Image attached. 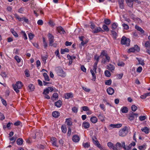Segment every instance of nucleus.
Returning <instances> with one entry per match:
<instances>
[{"label": "nucleus", "mask_w": 150, "mask_h": 150, "mask_svg": "<svg viewBox=\"0 0 150 150\" xmlns=\"http://www.w3.org/2000/svg\"><path fill=\"white\" fill-rule=\"evenodd\" d=\"M142 69V68L141 67H139L137 69V72L140 73Z\"/></svg>", "instance_id": "obj_56"}, {"label": "nucleus", "mask_w": 150, "mask_h": 150, "mask_svg": "<svg viewBox=\"0 0 150 150\" xmlns=\"http://www.w3.org/2000/svg\"><path fill=\"white\" fill-rule=\"evenodd\" d=\"M104 22L106 25H109L110 24L111 21L109 19L106 18L104 19Z\"/></svg>", "instance_id": "obj_27"}, {"label": "nucleus", "mask_w": 150, "mask_h": 150, "mask_svg": "<svg viewBox=\"0 0 150 150\" xmlns=\"http://www.w3.org/2000/svg\"><path fill=\"white\" fill-rule=\"evenodd\" d=\"M47 58V56L42 57V61L45 64L46 63V61Z\"/></svg>", "instance_id": "obj_40"}, {"label": "nucleus", "mask_w": 150, "mask_h": 150, "mask_svg": "<svg viewBox=\"0 0 150 150\" xmlns=\"http://www.w3.org/2000/svg\"><path fill=\"white\" fill-rule=\"evenodd\" d=\"M138 116V114L137 113H135L131 112L128 115V119L130 121L134 120L135 118H137Z\"/></svg>", "instance_id": "obj_3"}, {"label": "nucleus", "mask_w": 150, "mask_h": 150, "mask_svg": "<svg viewBox=\"0 0 150 150\" xmlns=\"http://www.w3.org/2000/svg\"><path fill=\"white\" fill-rule=\"evenodd\" d=\"M144 46L146 47L150 48V41H147L145 43Z\"/></svg>", "instance_id": "obj_37"}, {"label": "nucleus", "mask_w": 150, "mask_h": 150, "mask_svg": "<svg viewBox=\"0 0 150 150\" xmlns=\"http://www.w3.org/2000/svg\"><path fill=\"white\" fill-rule=\"evenodd\" d=\"M13 89L17 93H18L20 91L18 88H17V87L16 86V85L13 84Z\"/></svg>", "instance_id": "obj_44"}, {"label": "nucleus", "mask_w": 150, "mask_h": 150, "mask_svg": "<svg viewBox=\"0 0 150 150\" xmlns=\"http://www.w3.org/2000/svg\"><path fill=\"white\" fill-rule=\"evenodd\" d=\"M15 85L18 89H20L22 87L23 84L20 81H18L16 83Z\"/></svg>", "instance_id": "obj_13"}, {"label": "nucleus", "mask_w": 150, "mask_h": 150, "mask_svg": "<svg viewBox=\"0 0 150 150\" xmlns=\"http://www.w3.org/2000/svg\"><path fill=\"white\" fill-rule=\"evenodd\" d=\"M58 73L59 75L62 77H65L66 75L65 73L62 69H60L59 71H58Z\"/></svg>", "instance_id": "obj_11"}, {"label": "nucleus", "mask_w": 150, "mask_h": 150, "mask_svg": "<svg viewBox=\"0 0 150 150\" xmlns=\"http://www.w3.org/2000/svg\"><path fill=\"white\" fill-rule=\"evenodd\" d=\"M131 109L133 112H135L137 109V107L135 105H132L131 106Z\"/></svg>", "instance_id": "obj_39"}, {"label": "nucleus", "mask_w": 150, "mask_h": 150, "mask_svg": "<svg viewBox=\"0 0 150 150\" xmlns=\"http://www.w3.org/2000/svg\"><path fill=\"white\" fill-rule=\"evenodd\" d=\"M73 94L71 93H67L65 95V99H68L71 98L73 97Z\"/></svg>", "instance_id": "obj_18"}, {"label": "nucleus", "mask_w": 150, "mask_h": 150, "mask_svg": "<svg viewBox=\"0 0 150 150\" xmlns=\"http://www.w3.org/2000/svg\"><path fill=\"white\" fill-rule=\"evenodd\" d=\"M90 126L89 123L87 122H84L82 124L83 127L85 129L88 128Z\"/></svg>", "instance_id": "obj_16"}, {"label": "nucleus", "mask_w": 150, "mask_h": 150, "mask_svg": "<svg viewBox=\"0 0 150 150\" xmlns=\"http://www.w3.org/2000/svg\"><path fill=\"white\" fill-rule=\"evenodd\" d=\"M81 69L82 71L84 72H86V69L83 65H82L81 67Z\"/></svg>", "instance_id": "obj_61"}, {"label": "nucleus", "mask_w": 150, "mask_h": 150, "mask_svg": "<svg viewBox=\"0 0 150 150\" xmlns=\"http://www.w3.org/2000/svg\"><path fill=\"white\" fill-rule=\"evenodd\" d=\"M72 110L73 112H74L75 113H77L78 111V108L74 107L72 108Z\"/></svg>", "instance_id": "obj_48"}, {"label": "nucleus", "mask_w": 150, "mask_h": 150, "mask_svg": "<svg viewBox=\"0 0 150 150\" xmlns=\"http://www.w3.org/2000/svg\"><path fill=\"white\" fill-rule=\"evenodd\" d=\"M28 36L30 40H32L33 38V37L34 36V35L32 33H30L29 34H28Z\"/></svg>", "instance_id": "obj_53"}, {"label": "nucleus", "mask_w": 150, "mask_h": 150, "mask_svg": "<svg viewBox=\"0 0 150 150\" xmlns=\"http://www.w3.org/2000/svg\"><path fill=\"white\" fill-rule=\"evenodd\" d=\"M135 27L136 29L141 32L142 33H144V31L141 27L138 26L136 25Z\"/></svg>", "instance_id": "obj_23"}, {"label": "nucleus", "mask_w": 150, "mask_h": 150, "mask_svg": "<svg viewBox=\"0 0 150 150\" xmlns=\"http://www.w3.org/2000/svg\"><path fill=\"white\" fill-rule=\"evenodd\" d=\"M134 48L135 51H137V52L139 51V48L137 45H135L134 47Z\"/></svg>", "instance_id": "obj_58"}, {"label": "nucleus", "mask_w": 150, "mask_h": 150, "mask_svg": "<svg viewBox=\"0 0 150 150\" xmlns=\"http://www.w3.org/2000/svg\"><path fill=\"white\" fill-rule=\"evenodd\" d=\"M15 59L16 60L18 63H19L21 62V59L17 55H16L15 56Z\"/></svg>", "instance_id": "obj_47"}, {"label": "nucleus", "mask_w": 150, "mask_h": 150, "mask_svg": "<svg viewBox=\"0 0 150 150\" xmlns=\"http://www.w3.org/2000/svg\"><path fill=\"white\" fill-rule=\"evenodd\" d=\"M65 123L68 125H72V122L71 121V118L67 119L66 120Z\"/></svg>", "instance_id": "obj_14"}, {"label": "nucleus", "mask_w": 150, "mask_h": 150, "mask_svg": "<svg viewBox=\"0 0 150 150\" xmlns=\"http://www.w3.org/2000/svg\"><path fill=\"white\" fill-rule=\"evenodd\" d=\"M61 129L62 132L64 133H66L67 132V129L66 127H64L63 125H62L61 127Z\"/></svg>", "instance_id": "obj_45"}, {"label": "nucleus", "mask_w": 150, "mask_h": 150, "mask_svg": "<svg viewBox=\"0 0 150 150\" xmlns=\"http://www.w3.org/2000/svg\"><path fill=\"white\" fill-rule=\"evenodd\" d=\"M105 74L106 76L109 77L111 75L110 72L108 70H106L105 71Z\"/></svg>", "instance_id": "obj_33"}, {"label": "nucleus", "mask_w": 150, "mask_h": 150, "mask_svg": "<svg viewBox=\"0 0 150 150\" xmlns=\"http://www.w3.org/2000/svg\"><path fill=\"white\" fill-rule=\"evenodd\" d=\"M1 75L3 78L7 77V74L5 72H1Z\"/></svg>", "instance_id": "obj_54"}, {"label": "nucleus", "mask_w": 150, "mask_h": 150, "mask_svg": "<svg viewBox=\"0 0 150 150\" xmlns=\"http://www.w3.org/2000/svg\"><path fill=\"white\" fill-rule=\"evenodd\" d=\"M93 142L95 144H97V143H98V142L97 140V138L95 136H93L92 137Z\"/></svg>", "instance_id": "obj_24"}, {"label": "nucleus", "mask_w": 150, "mask_h": 150, "mask_svg": "<svg viewBox=\"0 0 150 150\" xmlns=\"http://www.w3.org/2000/svg\"><path fill=\"white\" fill-rule=\"evenodd\" d=\"M37 23L39 25H42L43 24V21L42 20H39L37 22Z\"/></svg>", "instance_id": "obj_57"}, {"label": "nucleus", "mask_w": 150, "mask_h": 150, "mask_svg": "<svg viewBox=\"0 0 150 150\" xmlns=\"http://www.w3.org/2000/svg\"><path fill=\"white\" fill-rule=\"evenodd\" d=\"M82 110L84 111H87L89 110L88 107L86 106H84L82 107Z\"/></svg>", "instance_id": "obj_55"}, {"label": "nucleus", "mask_w": 150, "mask_h": 150, "mask_svg": "<svg viewBox=\"0 0 150 150\" xmlns=\"http://www.w3.org/2000/svg\"><path fill=\"white\" fill-rule=\"evenodd\" d=\"M58 32L61 34H64L66 32L63 28L61 26L58 27L57 29Z\"/></svg>", "instance_id": "obj_7"}, {"label": "nucleus", "mask_w": 150, "mask_h": 150, "mask_svg": "<svg viewBox=\"0 0 150 150\" xmlns=\"http://www.w3.org/2000/svg\"><path fill=\"white\" fill-rule=\"evenodd\" d=\"M121 111L122 113H127L128 111V109L126 107H124L121 108Z\"/></svg>", "instance_id": "obj_22"}, {"label": "nucleus", "mask_w": 150, "mask_h": 150, "mask_svg": "<svg viewBox=\"0 0 150 150\" xmlns=\"http://www.w3.org/2000/svg\"><path fill=\"white\" fill-rule=\"evenodd\" d=\"M52 115L55 118L58 117L59 115V113L57 111L53 112L52 113Z\"/></svg>", "instance_id": "obj_19"}, {"label": "nucleus", "mask_w": 150, "mask_h": 150, "mask_svg": "<svg viewBox=\"0 0 150 150\" xmlns=\"http://www.w3.org/2000/svg\"><path fill=\"white\" fill-rule=\"evenodd\" d=\"M95 27V25L93 23H91L90 28L92 30H93Z\"/></svg>", "instance_id": "obj_60"}, {"label": "nucleus", "mask_w": 150, "mask_h": 150, "mask_svg": "<svg viewBox=\"0 0 150 150\" xmlns=\"http://www.w3.org/2000/svg\"><path fill=\"white\" fill-rule=\"evenodd\" d=\"M53 91V89L52 87H48L44 90L43 94L45 95L48 94L49 93V91L52 92Z\"/></svg>", "instance_id": "obj_6"}, {"label": "nucleus", "mask_w": 150, "mask_h": 150, "mask_svg": "<svg viewBox=\"0 0 150 150\" xmlns=\"http://www.w3.org/2000/svg\"><path fill=\"white\" fill-rule=\"evenodd\" d=\"M28 87H29V89L31 91H33L34 90L35 88L34 86L31 84L29 85Z\"/></svg>", "instance_id": "obj_36"}, {"label": "nucleus", "mask_w": 150, "mask_h": 150, "mask_svg": "<svg viewBox=\"0 0 150 150\" xmlns=\"http://www.w3.org/2000/svg\"><path fill=\"white\" fill-rule=\"evenodd\" d=\"M111 32L114 38H116L117 36V33L114 30H111Z\"/></svg>", "instance_id": "obj_38"}, {"label": "nucleus", "mask_w": 150, "mask_h": 150, "mask_svg": "<svg viewBox=\"0 0 150 150\" xmlns=\"http://www.w3.org/2000/svg\"><path fill=\"white\" fill-rule=\"evenodd\" d=\"M127 127L125 126L119 131V135L120 136L123 137L126 136L127 133L126 129Z\"/></svg>", "instance_id": "obj_2"}, {"label": "nucleus", "mask_w": 150, "mask_h": 150, "mask_svg": "<svg viewBox=\"0 0 150 150\" xmlns=\"http://www.w3.org/2000/svg\"><path fill=\"white\" fill-rule=\"evenodd\" d=\"M108 146L110 147V148L111 149L112 147L113 146V144L111 142H109L107 144Z\"/></svg>", "instance_id": "obj_62"}, {"label": "nucleus", "mask_w": 150, "mask_h": 150, "mask_svg": "<svg viewBox=\"0 0 150 150\" xmlns=\"http://www.w3.org/2000/svg\"><path fill=\"white\" fill-rule=\"evenodd\" d=\"M122 26L125 29L128 30L129 29V26L127 24L123 23L122 24Z\"/></svg>", "instance_id": "obj_50"}, {"label": "nucleus", "mask_w": 150, "mask_h": 150, "mask_svg": "<svg viewBox=\"0 0 150 150\" xmlns=\"http://www.w3.org/2000/svg\"><path fill=\"white\" fill-rule=\"evenodd\" d=\"M144 148H145V146L144 145L139 146L138 147V148L140 150H143V149Z\"/></svg>", "instance_id": "obj_64"}, {"label": "nucleus", "mask_w": 150, "mask_h": 150, "mask_svg": "<svg viewBox=\"0 0 150 150\" xmlns=\"http://www.w3.org/2000/svg\"><path fill=\"white\" fill-rule=\"evenodd\" d=\"M136 59L139 62V64H140L142 66H143L145 64L143 59L141 58H136Z\"/></svg>", "instance_id": "obj_21"}, {"label": "nucleus", "mask_w": 150, "mask_h": 150, "mask_svg": "<svg viewBox=\"0 0 150 150\" xmlns=\"http://www.w3.org/2000/svg\"><path fill=\"white\" fill-rule=\"evenodd\" d=\"M135 51L134 48V47H132L129 49L128 50V52H134Z\"/></svg>", "instance_id": "obj_59"}, {"label": "nucleus", "mask_w": 150, "mask_h": 150, "mask_svg": "<svg viewBox=\"0 0 150 150\" xmlns=\"http://www.w3.org/2000/svg\"><path fill=\"white\" fill-rule=\"evenodd\" d=\"M101 31H103V30L101 28L97 27L95 28L94 30L92 31V32L94 33H96Z\"/></svg>", "instance_id": "obj_9"}, {"label": "nucleus", "mask_w": 150, "mask_h": 150, "mask_svg": "<svg viewBox=\"0 0 150 150\" xmlns=\"http://www.w3.org/2000/svg\"><path fill=\"white\" fill-rule=\"evenodd\" d=\"M0 98L1 99V100L2 102V104L4 105L5 106H6L7 105V103L6 101L3 99L1 97H0Z\"/></svg>", "instance_id": "obj_46"}, {"label": "nucleus", "mask_w": 150, "mask_h": 150, "mask_svg": "<svg viewBox=\"0 0 150 150\" xmlns=\"http://www.w3.org/2000/svg\"><path fill=\"white\" fill-rule=\"evenodd\" d=\"M15 17L16 19H18L19 21H23V17L22 18H20L19 16L18 15H16Z\"/></svg>", "instance_id": "obj_51"}, {"label": "nucleus", "mask_w": 150, "mask_h": 150, "mask_svg": "<svg viewBox=\"0 0 150 150\" xmlns=\"http://www.w3.org/2000/svg\"><path fill=\"white\" fill-rule=\"evenodd\" d=\"M62 105V102L60 100H59L55 103V105L57 107H60Z\"/></svg>", "instance_id": "obj_26"}, {"label": "nucleus", "mask_w": 150, "mask_h": 150, "mask_svg": "<svg viewBox=\"0 0 150 150\" xmlns=\"http://www.w3.org/2000/svg\"><path fill=\"white\" fill-rule=\"evenodd\" d=\"M108 69L110 70L112 72L113 70L115 69V67L111 64H109L107 66Z\"/></svg>", "instance_id": "obj_15"}, {"label": "nucleus", "mask_w": 150, "mask_h": 150, "mask_svg": "<svg viewBox=\"0 0 150 150\" xmlns=\"http://www.w3.org/2000/svg\"><path fill=\"white\" fill-rule=\"evenodd\" d=\"M90 120L93 123H95L97 122L98 119L96 117L93 116L91 118Z\"/></svg>", "instance_id": "obj_17"}, {"label": "nucleus", "mask_w": 150, "mask_h": 150, "mask_svg": "<svg viewBox=\"0 0 150 150\" xmlns=\"http://www.w3.org/2000/svg\"><path fill=\"white\" fill-rule=\"evenodd\" d=\"M72 44V43L71 42L67 41L65 42V45L67 46H70Z\"/></svg>", "instance_id": "obj_63"}, {"label": "nucleus", "mask_w": 150, "mask_h": 150, "mask_svg": "<svg viewBox=\"0 0 150 150\" xmlns=\"http://www.w3.org/2000/svg\"><path fill=\"white\" fill-rule=\"evenodd\" d=\"M107 92L109 94L111 95L114 93V90L113 88L109 87L107 90Z\"/></svg>", "instance_id": "obj_10"}, {"label": "nucleus", "mask_w": 150, "mask_h": 150, "mask_svg": "<svg viewBox=\"0 0 150 150\" xmlns=\"http://www.w3.org/2000/svg\"><path fill=\"white\" fill-rule=\"evenodd\" d=\"M141 130L144 132L146 134H148L149 133V129L148 128L145 127L144 128H142Z\"/></svg>", "instance_id": "obj_25"}, {"label": "nucleus", "mask_w": 150, "mask_h": 150, "mask_svg": "<svg viewBox=\"0 0 150 150\" xmlns=\"http://www.w3.org/2000/svg\"><path fill=\"white\" fill-rule=\"evenodd\" d=\"M11 33L13 34L14 36L16 38H17L18 37V34L16 33V32L13 29H11Z\"/></svg>", "instance_id": "obj_31"}, {"label": "nucleus", "mask_w": 150, "mask_h": 150, "mask_svg": "<svg viewBox=\"0 0 150 150\" xmlns=\"http://www.w3.org/2000/svg\"><path fill=\"white\" fill-rule=\"evenodd\" d=\"M21 34L23 35V37L24 38L25 40H26L27 39V35L23 31H22L21 32Z\"/></svg>", "instance_id": "obj_43"}, {"label": "nucleus", "mask_w": 150, "mask_h": 150, "mask_svg": "<svg viewBox=\"0 0 150 150\" xmlns=\"http://www.w3.org/2000/svg\"><path fill=\"white\" fill-rule=\"evenodd\" d=\"M72 139L74 142H77L79 141L80 138L78 135H75L73 136Z\"/></svg>", "instance_id": "obj_8"}, {"label": "nucleus", "mask_w": 150, "mask_h": 150, "mask_svg": "<svg viewBox=\"0 0 150 150\" xmlns=\"http://www.w3.org/2000/svg\"><path fill=\"white\" fill-rule=\"evenodd\" d=\"M43 76L45 78V81H50V79L49 76L47 75V74L46 73H44L43 74Z\"/></svg>", "instance_id": "obj_30"}, {"label": "nucleus", "mask_w": 150, "mask_h": 150, "mask_svg": "<svg viewBox=\"0 0 150 150\" xmlns=\"http://www.w3.org/2000/svg\"><path fill=\"white\" fill-rule=\"evenodd\" d=\"M23 142V139L22 138H18L16 141V143L18 145H22Z\"/></svg>", "instance_id": "obj_20"}, {"label": "nucleus", "mask_w": 150, "mask_h": 150, "mask_svg": "<svg viewBox=\"0 0 150 150\" xmlns=\"http://www.w3.org/2000/svg\"><path fill=\"white\" fill-rule=\"evenodd\" d=\"M82 145L84 148H88L90 146V144L89 142H87L86 143H83Z\"/></svg>", "instance_id": "obj_28"}, {"label": "nucleus", "mask_w": 150, "mask_h": 150, "mask_svg": "<svg viewBox=\"0 0 150 150\" xmlns=\"http://www.w3.org/2000/svg\"><path fill=\"white\" fill-rule=\"evenodd\" d=\"M112 83V80L111 79H109V80H106L105 82V85H110Z\"/></svg>", "instance_id": "obj_42"}, {"label": "nucleus", "mask_w": 150, "mask_h": 150, "mask_svg": "<svg viewBox=\"0 0 150 150\" xmlns=\"http://www.w3.org/2000/svg\"><path fill=\"white\" fill-rule=\"evenodd\" d=\"M118 4L119 5L120 8L122 9L124 8V0H118Z\"/></svg>", "instance_id": "obj_12"}, {"label": "nucleus", "mask_w": 150, "mask_h": 150, "mask_svg": "<svg viewBox=\"0 0 150 150\" xmlns=\"http://www.w3.org/2000/svg\"><path fill=\"white\" fill-rule=\"evenodd\" d=\"M101 55L105 56L106 59L108 60V62H109L110 60V57L108 55V54L105 52V51L103 50L102 51L100 56Z\"/></svg>", "instance_id": "obj_5"}, {"label": "nucleus", "mask_w": 150, "mask_h": 150, "mask_svg": "<svg viewBox=\"0 0 150 150\" xmlns=\"http://www.w3.org/2000/svg\"><path fill=\"white\" fill-rule=\"evenodd\" d=\"M102 28L106 32H108L109 30L108 26L105 24L103 25Z\"/></svg>", "instance_id": "obj_32"}, {"label": "nucleus", "mask_w": 150, "mask_h": 150, "mask_svg": "<svg viewBox=\"0 0 150 150\" xmlns=\"http://www.w3.org/2000/svg\"><path fill=\"white\" fill-rule=\"evenodd\" d=\"M91 72L93 77V78L92 79V80L93 81H95V79H96V76L95 73H94L93 70L92 69L91 70Z\"/></svg>", "instance_id": "obj_34"}, {"label": "nucleus", "mask_w": 150, "mask_h": 150, "mask_svg": "<svg viewBox=\"0 0 150 150\" xmlns=\"http://www.w3.org/2000/svg\"><path fill=\"white\" fill-rule=\"evenodd\" d=\"M130 39L127 38L125 36H123L121 40V43L122 44L128 46L129 45Z\"/></svg>", "instance_id": "obj_1"}, {"label": "nucleus", "mask_w": 150, "mask_h": 150, "mask_svg": "<svg viewBox=\"0 0 150 150\" xmlns=\"http://www.w3.org/2000/svg\"><path fill=\"white\" fill-rule=\"evenodd\" d=\"M98 119H100L101 121H102L104 120V117H103V115L102 114L100 113V114L98 115Z\"/></svg>", "instance_id": "obj_41"}, {"label": "nucleus", "mask_w": 150, "mask_h": 150, "mask_svg": "<svg viewBox=\"0 0 150 150\" xmlns=\"http://www.w3.org/2000/svg\"><path fill=\"white\" fill-rule=\"evenodd\" d=\"M69 50L67 48H65L64 49H61V53L62 54H63L65 52H69Z\"/></svg>", "instance_id": "obj_35"}, {"label": "nucleus", "mask_w": 150, "mask_h": 150, "mask_svg": "<svg viewBox=\"0 0 150 150\" xmlns=\"http://www.w3.org/2000/svg\"><path fill=\"white\" fill-rule=\"evenodd\" d=\"M48 36L49 39V45L50 46H52L54 42V36L50 33L48 34Z\"/></svg>", "instance_id": "obj_4"}, {"label": "nucleus", "mask_w": 150, "mask_h": 150, "mask_svg": "<svg viewBox=\"0 0 150 150\" xmlns=\"http://www.w3.org/2000/svg\"><path fill=\"white\" fill-rule=\"evenodd\" d=\"M146 119V117L145 116H140L139 117V119L140 120L142 121Z\"/></svg>", "instance_id": "obj_52"}, {"label": "nucleus", "mask_w": 150, "mask_h": 150, "mask_svg": "<svg viewBox=\"0 0 150 150\" xmlns=\"http://www.w3.org/2000/svg\"><path fill=\"white\" fill-rule=\"evenodd\" d=\"M117 26L118 25L117 23H113L111 25V28L112 29V30H114L116 29Z\"/></svg>", "instance_id": "obj_29"}, {"label": "nucleus", "mask_w": 150, "mask_h": 150, "mask_svg": "<svg viewBox=\"0 0 150 150\" xmlns=\"http://www.w3.org/2000/svg\"><path fill=\"white\" fill-rule=\"evenodd\" d=\"M125 63L121 61H119L118 62L117 65L119 66H124L125 65Z\"/></svg>", "instance_id": "obj_49"}]
</instances>
